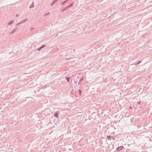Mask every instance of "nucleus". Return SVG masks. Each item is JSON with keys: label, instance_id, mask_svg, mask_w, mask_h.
<instances>
[{"label": "nucleus", "instance_id": "nucleus-3", "mask_svg": "<svg viewBox=\"0 0 152 152\" xmlns=\"http://www.w3.org/2000/svg\"><path fill=\"white\" fill-rule=\"evenodd\" d=\"M54 116L55 117H58V114L57 113H56L55 114Z\"/></svg>", "mask_w": 152, "mask_h": 152}, {"label": "nucleus", "instance_id": "nucleus-5", "mask_svg": "<svg viewBox=\"0 0 152 152\" xmlns=\"http://www.w3.org/2000/svg\"><path fill=\"white\" fill-rule=\"evenodd\" d=\"M68 81H69V79H68Z\"/></svg>", "mask_w": 152, "mask_h": 152}, {"label": "nucleus", "instance_id": "nucleus-1", "mask_svg": "<svg viewBox=\"0 0 152 152\" xmlns=\"http://www.w3.org/2000/svg\"><path fill=\"white\" fill-rule=\"evenodd\" d=\"M123 148V146H120V147H118V148H117V150L118 151H121V150H122V149Z\"/></svg>", "mask_w": 152, "mask_h": 152}, {"label": "nucleus", "instance_id": "nucleus-2", "mask_svg": "<svg viewBox=\"0 0 152 152\" xmlns=\"http://www.w3.org/2000/svg\"><path fill=\"white\" fill-rule=\"evenodd\" d=\"M13 23V21H11L9 23V24L10 25L11 24H12Z\"/></svg>", "mask_w": 152, "mask_h": 152}, {"label": "nucleus", "instance_id": "nucleus-4", "mask_svg": "<svg viewBox=\"0 0 152 152\" xmlns=\"http://www.w3.org/2000/svg\"><path fill=\"white\" fill-rule=\"evenodd\" d=\"M45 46H42V47H41L40 48H39V49H42L43 47H44Z\"/></svg>", "mask_w": 152, "mask_h": 152}]
</instances>
